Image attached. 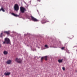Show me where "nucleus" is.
Segmentation results:
<instances>
[{"mask_svg":"<svg viewBox=\"0 0 77 77\" xmlns=\"http://www.w3.org/2000/svg\"><path fill=\"white\" fill-rule=\"evenodd\" d=\"M49 22V21H48L47 20H43L41 21V23H42V24H44L46 23Z\"/></svg>","mask_w":77,"mask_h":77,"instance_id":"7","label":"nucleus"},{"mask_svg":"<svg viewBox=\"0 0 77 77\" xmlns=\"http://www.w3.org/2000/svg\"><path fill=\"white\" fill-rule=\"evenodd\" d=\"M15 61L17 63H22L23 61L22 59L20 58H16Z\"/></svg>","mask_w":77,"mask_h":77,"instance_id":"1","label":"nucleus"},{"mask_svg":"<svg viewBox=\"0 0 77 77\" xmlns=\"http://www.w3.org/2000/svg\"><path fill=\"white\" fill-rule=\"evenodd\" d=\"M62 69L63 71L65 70V68L64 67H62Z\"/></svg>","mask_w":77,"mask_h":77,"instance_id":"17","label":"nucleus"},{"mask_svg":"<svg viewBox=\"0 0 77 77\" xmlns=\"http://www.w3.org/2000/svg\"><path fill=\"white\" fill-rule=\"evenodd\" d=\"M1 11H2L3 12H5V10H4L3 7H2L1 8Z\"/></svg>","mask_w":77,"mask_h":77,"instance_id":"14","label":"nucleus"},{"mask_svg":"<svg viewBox=\"0 0 77 77\" xmlns=\"http://www.w3.org/2000/svg\"><path fill=\"white\" fill-rule=\"evenodd\" d=\"M12 15H13L16 17H17L18 16V15L17 14H14V13H12Z\"/></svg>","mask_w":77,"mask_h":77,"instance_id":"13","label":"nucleus"},{"mask_svg":"<svg viewBox=\"0 0 77 77\" xmlns=\"http://www.w3.org/2000/svg\"><path fill=\"white\" fill-rule=\"evenodd\" d=\"M58 62L59 63H62L63 61V59H62V60L59 59V60H58Z\"/></svg>","mask_w":77,"mask_h":77,"instance_id":"10","label":"nucleus"},{"mask_svg":"<svg viewBox=\"0 0 77 77\" xmlns=\"http://www.w3.org/2000/svg\"><path fill=\"white\" fill-rule=\"evenodd\" d=\"M11 74V73L10 72H8V71H6L4 73L5 75V76H9Z\"/></svg>","mask_w":77,"mask_h":77,"instance_id":"8","label":"nucleus"},{"mask_svg":"<svg viewBox=\"0 0 77 77\" xmlns=\"http://www.w3.org/2000/svg\"><path fill=\"white\" fill-rule=\"evenodd\" d=\"M20 9V11H21V12L22 13H24L25 11H26V9L23 7H21Z\"/></svg>","mask_w":77,"mask_h":77,"instance_id":"4","label":"nucleus"},{"mask_svg":"<svg viewBox=\"0 0 77 77\" xmlns=\"http://www.w3.org/2000/svg\"><path fill=\"white\" fill-rule=\"evenodd\" d=\"M10 32L9 31H5L4 32L5 33H6L8 35H9L10 34Z\"/></svg>","mask_w":77,"mask_h":77,"instance_id":"11","label":"nucleus"},{"mask_svg":"<svg viewBox=\"0 0 77 77\" xmlns=\"http://www.w3.org/2000/svg\"><path fill=\"white\" fill-rule=\"evenodd\" d=\"M31 19H32V21L34 22H38L39 21V20L37 19H36L35 18L32 16H31Z\"/></svg>","mask_w":77,"mask_h":77,"instance_id":"6","label":"nucleus"},{"mask_svg":"<svg viewBox=\"0 0 77 77\" xmlns=\"http://www.w3.org/2000/svg\"><path fill=\"white\" fill-rule=\"evenodd\" d=\"M3 35V33H2L1 34V35H0V36H1V37H2Z\"/></svg>","mask_w":77,"mask_h":77,"instance_id":"15","label":"nucleus"},{"mask_svg":"<svg viewBox=\"0 0 77 77\" xmlns=\"http://www.w3.org/2000/svg\"><path fill=\"white\" fill-rule=\"evenodd\" d=\"M5 43H6V41H5L3 42V43H4V44H5Z\"/></svg>","mask_w":77,"mask_h":77,"instance_id":"19","label":"nucleus"},{"mask_svg":"<svg viewBox=\"0 0 77 77\" xmlns=\"http://www.w3.org/2000/svg\"><path fill=\"white\" fill-rule=\"evenodd\" d=\"M1 45L0 44V48L1 47Z\"/></svg>","mask_w":77,"mask_h":77,"instance_id":"20","label":"nucleus"},{"mask_svg":"<svg viewBox=\"0 0 77 77\" xmlns=\"http://www.w3.org/2000/svg\"><path fill=\"white\" fill-rule=\"evenodd\" d=\"M12 61L11 60H8L6 62V63L8 64H10L11 63Z\"/></svg>","mask_w":77,"mask_h":77,"instance_id":"9","label":"nucleus"},{"mask_svg":"<svg viewBox=\"0 0 77 77\" xmlns=\"http://www.w3.org/2000/svg\"><path fill=\"white\" fill-rule=\"evenodd\" d=\"M1 11V9H0V11Z\"/></svg>","mask_w":77,"mask_h":77,"instance_id":"21","label":"nucleus"},{"mask_svg":"<svg viewBox=\"0 0 77 77\" xmlns=\"http://www.w3.org/2000/svg\"><path fill=\"white\" fill-rule=\"evenodd\" d=\"M14 10L16 11H17L19 10V7L17 4H15V5H14Z\"/></svg>","mask_w":77,"mask_h":77,"instance_id":"2","label":"nucleus"},{"mask_svg":"<svg viewBox=\"0 0 77 77\" xmlns=\"http://www.w3.org/2000/svg\"><path fill=\"white\" fill-rule=\"evenodd\" d=\"M5 42H6V43H7V44H10V39L8 38H6L5 39Z\"/></svg>","mask_w":77,"mask_h":77,"instance_id":"5","label":"nucleus"},{"mask_svg":"<svg viewBox=\"0 0 77 77\" xmlns=\"http://www.w3.org/2000/svg\"><path fill=\"white\" fill-rule=\"evenodd\" d=\"M44 59H45V60H47L48 56H45L42 57L41 59V62H43V61L44 60Z\"/></svg>","mask_w":77,"mask_h":77,"instance_id":"3","label":"nucleus"},{"mask_svg":"<svg viewBox=\"0 0 77 77\" xmlns=\"http://www.w3.org/2000/svg\"><path fill=\"white\" fill-rule=\"evenodd\" d=\"M65 48V47H63L61 48L62 50H63L64 49V48Z\"/></svg>","mask_w":77,"mask_h":77,"instance_id":"18","label":"nucleus"},{"mask_svg":"<svg viewBox=\"0 0 77 77\" xmlns=\"http://www.w3.org/2000/svg\"><path fill=\"white\" fill-rule=\"evenodd\" d=\"M45 48H48V45H45Z\"/></svg>","mask_w":77,"mask_h":77,"instance_id":"16","label":"nucleus"},{"mask_svg":"<svg viewBox=\"0 0 77 77\" xmlns=\"http://www.w3.org/2000/svg\"><path fill=\"white\" fill-rule=\"evenodd\" d=\"M3 53L5 54V55H7L8 54V52L6 51H4L3 52Z\"/></svg>","mask_w":77,"mask_h":77,"instance_id":"12","label":"nucleus"}]
</instances>
